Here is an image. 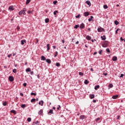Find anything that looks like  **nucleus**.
<instances>
[{
	"label": "nucleus",
	"instance_id": "nucleus-38",
	"mask_svg": "<svg viewBox=\"0 0 125 125\" xmlns=\"http://www.w3.org/2000/svg\"><path fill=\"white\" fill-rule=\"evenodd\" d=\"M31 121H32V119L31 118H27V122L30 123V122H31Z\"/></svg>",
	"mask_w": 125,
	"mask_h": 125
},
{
	"label": "nucleus",
	"instance_id": "nucleus-18",
	"mask_svg": "<svg viewBox=\"0 0 125 125\" xmlns=\"http://www.w3.org/2000/svg\"><path fill=\"white\" fill-rule=\"evenodd\" d=\"M41 60H42L43 61H45V57L43 56H42Z\"/></svg>",
	"mask_w": 125,
	"mask_h": 125
},
{
	"label": "nucleus",
	"instance_id": "nucleus-35",
	"mask_svg": "<svg viewBox=\"0 0 125 125\" xmlns=\"http://www.w3.org/2000/svg\"><path fill=\"white\" fill-rule=\"evenodd\" d=\"M56 66H57V67H60V63L59 62H57L56 63Z\"/></svg>",
	"mask_w": 125,
	"mask_h": 125
},
{
	"label": "nucleus",
	"instance_id": "nucleus-57",
	"mask_svg": "<svg viewBox=\"0 0 125 125\" xmlns=\"http://www.w3.org/2000/svg\"><path fill=\"white\" fill-rule=\"evenodd\" d=\"M99 120H100V118H97L96 119V122H98V121H99Z\"/></svg>",
	"mask_w": 125,
	"mask_h": 125
},
{
	"label": "nucleus",
	"instance_id": "nucleus-39",
	"mask_svg": "<svg viewBox=\"0 0 125 125\" xmlns=\"http://www.w3.org/2000/svg\"><path fill=\"white\" fill-rule=\"evenodd\" d=\"M79 74L80 76H83V73L82 72H79Z\"/></svg>",
	"mask_w": 125,
	"mask_h": 125
},
{
	"label": "nucleus",
	"instance_id": "nucleus-20",
	"mask_svg": "<svg viewBox=\"0 0 125 125\" xmlns=\"http://www.w3.org/2000/svg\"><path fill=\"white\" fill-rule=\"evenodd\" d=\"M108 45V44L106 43H104L103 44V47H107V46Z\"/></svg>",
	"mask_w": 125,
	"mask_h": 125
},
{
	"label": "nucleus",
	"instance_id": "nucleus-34",
	"mask_svg": "<svg viewBox=\"0 0 125 125\" xmlns=\"http://www.w3.org/2000/svg\"><path fill=\"white\" fill-rule=\"evenodd\" d=\"M104 9H107V8H108V6H107V5L105 4L104 5Z\"/></svg>",
	"mask_w": 125,
	"mask_h": 125
},
{
	"label": "nucleus",
	"instance_id": "nucleus-25",
	"mask_svg": "<svg viewBox=\"0 0 125 125\" xmlns=\"http://www.w3.org/2000/svg\"><path fill=\"white\" fill-rule=\"evenodd\" d=\"M11 113H13V114H16V111L15 110H11Z\"/></svg>",
	"mask_w": 125,
	"mask_h": 125
},
{
	"label": "nucleus",
	"instance_id": "nucleus-9",
	"mask_svg": "<svg viewBox=\"0 0 125 125\" xmlns=\"http://www.w3.org/2000/svg\"><path fill=\"white\" fill-rule=\"evenodd\" d=\"M80 29H83L84 28V24L82 23L80 26Z\"/></svg>",
	"mask_w": 125,
	"mask_h": 125
},
{
	"label": "nucleus",
	"instance_id": "nucleus-2",
	"mask_svg": "<svg viewBox=\"0 0 125 125\" xmlns=\"http://www.w3.org/2000/svg\"><path fill=\"white\" fill-rule=\"evenodd\" d=\"M19 15H22V14H23V15H25L26 14V12H25L23 10H21V11L19 12Z\"/></svg>",
	"mask_w": 125,
	"mask_h": 125
},
{
	"label": "nucleus",
	"instance_id": "nucleus-63",
	"mask_svg": "<svg viewBox=\"0 0 125 125\" xmlns=\"http://www.w3.org/2000/svg\"><path fill=\"white\" fill-rule=\"evenodd\" d=\"M76 44H79V41H77V42H76Z\"/></svg>",
	"mask_w": 125,
	"mask_h": 125
},
{
	"label": "nucleus",
	"instance_id": "nucleus-58",
	"mask_svg": "<svg viewBox=\"0 0 125 125\" xmlns=\"http://www.w3.org/2000/svg\"><path fill=\"white\" fill-rule=\"evenodd\" d=\"M30 75H34V71H31Z\"/></svg>",
	"mask_w": 125,
	"mask_h": 125
},
{
	"label": "nucleus",
	"instance_id": "nucleus-55",
	"mask_svg": "<svg viewBox=\"0 0 125 125\" xmlns=\"http://www.w3.org/2000/svg\"><path fill=\"white\" fill-rule=\"evenodd\" d=\"M7 57H8V58H10V57H11V54H9V55L7 56Z\"/></svg>",
	"mask_w": 125,
	"mask_h": 125
},
{
	"label": "nucleus",
	"instance_id": "nucleus-23",
	"mask_svg": "<svg viewBox=\"0 0 125 125\" xmlns=\"http://www.w3.org/2000/svg\"><path fill=\"white\" fill-rule=\"evenodd\" d=\"M45 22L46 23H48V22H49V19H48V18L45 19Z\"/></svg>",
	"mask_w": 125,
	"mask_h": 125
},
{
	"label": "nucleus",
	"instance_id": "nucleus-4",
	"mask_svg": "<svg viewBox=\"0 0 125 125\" xmlns=\"http://www.w3.org/2000/svg\"><path fill=\"white\" fill-rule=\"evenodd\" d=\"M83 15L85 17H87V16H88V15H89V13H88V12H85L83 13Z\"/></svg>",
	"mask_w": 125,
	"mask_h": 125
},
{
	"label": "nucleus",
	"instance_id": "nucleus-5",
	"mask_svg": "<svg viewBox=\"0 0 125 125\" xmlns=\"http://www.w3.org/2000/svg\"><path fill=\"white\" fill-rule=\"evenodd\" d=\"M118 97H119V95H114L112 96V98L113 99H117V98H118Z\"/></svg>",
	"mask_w": 125,
	"mask_h": 125
},
{
	"label": "nucleus",
	"instance_id": "nucleus-10",
	"mask_svg": "<svg viewBox=\"0 0 125 125\" xmlns=\"http://www.w3.org/2000/svg\"><path fill=\"white\" fill-rule=\"evenodd\" d=\"M117 59H118V58L116 56H113L112 58L113 61H117Z\"/></svg>",
	"mask_w": 125,
	"mask_h": 125
},
{
	"label": "nucleus",
	"instance_id": "nucleus-46",
	"mask_svg": "<svg viewBox=\"0 0 125 125\" xmlns=\"http://www.w3.org/2000/svg\"><path fill=\"white\" fill-rule=\"evenodd\" d=\"M53 4H56L57 3V0H55L53 2Z\"/></svg>",
	"mask_w": 125,
	"mask_h": 125
},
{
	"label": "nucleus",
	"instance_id": "nucleus-61",
	"mask_svg": "<svg viewBox=\"0 0 125 125\" xmlns=\"http://www.w3.org/2000/svg\"><path fill=\"white\" fill-rule=\"evenodd\" d=\"M93 54H94V55H95L97 54V52H95Z\"/></svg>",
	"mask_w": 125,
	"mask_h": 125
},
{
	"label": "nucleus",
	"instance_id": "nucleus-12",
	"mask_svg": "<svg viewBox=\"0 0 125 125\" xmlns=\"http://www.w3.org/2000/svg\"><path fill=\"white\" fill-rule=\"evenodd\" d=\"M48 114H54V113H53V110L50 109L49 112H48Z\"/></svg>",
	"mask_w": 125,
	"mask_h": 125
},
{
	"label": "nucleus",
	"instance_id": "nucleus-59",
	"mask_svg": "<svg viewBox=\"0 0 125 125\" xmlns=\"http://www.w3.org/2000/svg\"><path fill=\"white\" fill-rule=\"evenodd\" d=\"M93 103H96V100H93Z\"/></svg>",
	"mask_w": 125,
	"mask_h": 125
},
{
	"label": "nucleus",
	"instance_id": "nucleus-45",
	"mask_svg": "<svg viewBox=\"0 0 125 125\" xmlns=\"http://www.w3.org/2000/svg\"><path fill=\"white\" fill-rule=\"evenodd\" d=\"M31 95H34V96H36L37 95V94L36 93H33V92H32L31 93Z\"/></svg>",
	"mask_w": 125,
	"mask_h": 125
},
{
	"label": "nucleus",
	"instance_id": "nucleus-42",
	"mask_svg": "<svg viewBox=\"0 0 125 125\" xmlns=\"http://www.w3.org/2000/svg\"><path fill=\"white\" fill-rule=\"evenodd\" d=\"M106 52H108V53H110V49L107 48L106 49Z\"/></svg>",
	"mask_w": 125,
	"mask_h": 125
},
{
	"label": "nucleus",
	"instance_id": "nucleus-44",
	"mask_svg": "<svg viewBox=\"0 0 125 125\" xmlns=\"http://www.w3.org/2000/svg\"><path fill=\"white\" fill-rule=\"evenodd\" d=\"M120 40H121V41L122 42L124 41L125 42V40L124 39H123V37H121V38H120Z\"/></svg>",
	"mask_w": 125,
	"mask_h": 125
},
{
	"label": "nucleus",
	"instance_id": "nucleus-50",
	"mask_svg": "<svg viewBox=\"0 0 125 125\" xmlns=\"http://www.w3.org/2000/svg\"><path fill=\"white\" fill-rule=\"evenodd\" d=\"M119 30H120V29L117 28V30H116V31H115V33H116V34H118V31H119Z\"/></svg>",
	"mask_w": 125,
	"mask_h": 125
},
{
	"label": "nucleus",
	"instance_id": "nucleus-62",
	"mask_svg": "<svg viewBox=\"0 0 125 125\" xmlns=\"http://www.w3.org/2000/svg\"><path fill=\"white\" fill-rule=\"evenodd\" d=\"M104 76H107V73H104Z\"/></svg>",
	"mask_w": 125,
	"mask_h": 125
},
{
	"label": "nucleus",
	"instance_id": "nucleus-40",
	"mask_svg": "<svg viewBox=\"0 0 125 125\" xmlns=\"http://www.w3.org/2000/svg\"><path fill=\"white\" fill-rule=\"evenodd\" d=\"M54 15H56V13H58V11H55L53 12Z\"/></svg>",
	"mask_w": 125,
	"mask_h": 125
},
{
	"label": "nucleus",
	"instance_id": "nucleus-28",
	"mask_svg": "<svg viewBox=\"0 0 125 125\" xmlns=\"http://www.w3.org/2000/svg\"><path fill=\"white\" fill-rule=\"evenodd\" d=\"M57 55H58V52L56 51V52H55L54 57H57Z\"/></svg>",
	"mask_w": 125,
	"mask_h": 125
},
{
	"label": "nucleus",
	"instance_id": "nucleus-21",
	"mask_svg": "<svg viewBox=\"0 0 125 125\" xmlns=\"http://www.w3.org/2000/svg\"><path fill=\"white\" fill-rule=\"evenodd\" d=\"M120 22H119V21H114V24L115 25H119Z\"/></svg>",
	"mask_w": 125,
	"mask_h": 125
},
{
	"label": "nucleus",
	"instance_id": "nucleus-24",
	"mask_svg": "<svg viewBox=\"0 0 125 125\" xmlns=\"http://www.w3.org/2000/svg\"><path fill=\"white\" fill-rule=\"evenodd\" d=\"M9 9H10V10H14V8H13V6H11L9 7Z\"/></svg>",
	"mask_w": 125,
	"mask_h": 125
},
{
	"label": "nucleus",
	"instance_id": "nucleus-31",
	"mask_svg": "<svg viewBox=\"0 0 125 125\" xmlns=\"http://www.w3.org/2000/svg\"><path fill=\"white\" fill-rule=\"evenodd\" d=\"M88 81H87V80H85L84 82V83H85V84H87L88 83Z\"/></svg>",
	"mask_w": 125,
	"mask_h": 125
},
{
	"label": "nucleus",
	"instance_id": "nucleus-14",
	"mask_svg": "<svg viewBox=\"0 0 125 125\" xmlns=\"http://www.w3.org/2000/svg\"><path fill=\"white\" fill-rule=\"evenodd\" d=\"M25 42H26V40H21V45H23V44H24Z\"/></svg>",
	"mask_w": 125,
	"mask_h": 125
},
{
	"label": "nucleus",
	"instance_id": "nucleus-8",
	"mask_svg": "<svg viewBox=\"0 0 125 125\" xmlns=\"http://www.w3.org/2000/svg\"><path fill=\"white\" fill-rule=\"evenodd\" d=\"M92 19H93V16H91L90 17V18L88 20V21H89V22H90V21H93V20H92Z\"/></svg>",
	"mask_w": 125,
	"mask_h": 125
},
{
	"label": "nucleus",
	"instance_id": "nucleus-7",
	"mask_svg": "<svg viewBox=\"0 0 125 125\" xmlns=\"http://www.w3.org/2000/svg\"><path fill=\"white\" fill-rule=\"evenodd\" d=\"M46 62H47V63L48 64H50L51 63V60H50V59H47L46 60Z\"/></svg>",
	"mask_w": 125,
	"mask_h": 125
},
{
	"label": "nucleus",
	"instance_id": "nucleus-17",
	"mask_svg": "<svg viewBox=\"0 0 125 125\" xmlns=\"http://www.w3.org/2000/svg\"><path fill=\"white\" fill-rule=\"evenodd\" d=\"M113 86H114V85H113V84L110 83L108 85V89H110V88H112V87H113Z\"/></svg>",
	"mask_w": 125,
	"mask_h": 125
},
{
	"label": "nucleus",
	"instance_id": "nucleus-60",
	"mask_svg": "<svg viewBox=\"0 0 125 125\" xmlns=\"http://www.w3.org/2000/svg\"><path fill=\"white\" fill-rule=\"evenodd\" d=\"M53 48L54 49H55V48H56V46H53Z\"/></svg>",
	"mask_w": 125,
	"mask_h": 125
},
{
	"label": "nucleus",
	"instance_id": "nucleus-3",
	"mask_svg": "<svg viewBox=\"0 0 125 125\" xmlns=\"http://www.w3.org/2000/svg\"><path fill=\"white\" fill-rule=\"evenodd\" d=\"M8 79L10 82H13V81H14L13 76H9Z\"/></svg>",
	"mask_w": 125,
	"mask_h": 125
},
{
	"label": "nucleus",
	"instance_id": "nucleus-6",
	"mask_svg": "<svg viewBox=\"0 0 125 125\" xmlns=\"http://www.w3.org/2000/svg\"><path fill=\"white\" fill-rule=\"evenodd\" d=\"M86 39L87 40V41H90V40H91V37L87 35L86 36Z\"/></svg>",
	"mask_w": 125,
	"mask_h": 125
},
{
	"label": "nucleus",
	"instance_id": "nucleus-54",
	"mask_svg": "<svg viewBox=\"0 0 125 125\" xmlns=\"http://www.w3.org/2000/svg\"><path fill=\"white\" fill-rule=\"evenodd\" d=\"M20 95H21V96H24V94L22 93H20Z\"/></svg>",
	"mask_w": 125,
	"mask_h": 125
},
{
	"label": "nucleus",
	"instance_id": "nucleus-36",
	"mask_svg": "<svg viewBox=\"0 0 125 125\" xmlns=\"http://www.w3.org/2000/svg\"><path fill=\"white\" fill-rule=\"evenodd\" d=\"M17 72V70L16 69H14L13 70V73H14L15 74H16Z\"/></svg>",
	"mask_w": 125,
	"mask_h": 125
},
{
	"label": "nucleus",
	"instance_id": "nucleus-27",
	"mask_svg": "<svg viewBox=\"0 0 125 125\" xmlns=\"http://www.w3.org/2000/svg\"><path fill=\"white\" fill-rule=\"evenodd\" d=\"M30 2L31 0H26V4H29V3H30Z\"/></svg>",
	"mask_w": 125,
	"mask_h": 125
},
{
	"label": "nucleus",
	"instance_id": "nucleus-15",
	"mask_svg": "<svg viewBox=\"0 0 125 125\" xmlns=\"http://www.w3.org/2000/svg\"><path fill=\"white\" fill-rule=\"evenodd\" d=\"M42 113H43V110H42V109H41L39 111L38 114H39V115H42Z\"/></svg>",
	"mask_w": 125,
	"mask_h": 125
},
{
	"label": "nucleus",
	"instance_id": "nucleus-11",
	"mask_svg": "<svg viewBox=\"0 0 125 125\" xmlns=\"http://www.w3.org/2000/svg\"><path fill=\"white\" fill-rule=\"evenodd\" d=\"M101 39H102L103 41H105V40H106V36H105V35H104L103 36H101Z\"/></svg>",
	"mask_w": 125,
	"mask_h": 125
},
{
	"label": "nucleus",
	"instance_id": "nucleus-37",
	"mask_svg": "<svg viewBox=\"0 0 125 125\" xmlns=\"http://www.w3.org/2000/svg\"><path fill=\"white\" fill-rule=\"evenodd\" d=\"M26 72H31V69L30 68H28L26 69Z\"/></svg>",
	"mask_w": 125,
	"mask_h": 125
},
{
	"label": "nucleus",
	"instance_id": "nucleus-26",
	"mask_svg": "<svg viewBox=\"0 0 125 125\" xmlns=\"http://www.w3.org/2000/svg\"><path fill=\"white\" fill-rule=\"evenodd\" d=\"M26 104H21V107L22 108V109H24V108H25Z\"/></svg>",
	"mask_w": 125,
	"mask_h": 125
},
{
	"label": "nucleus",
	"instance_id": "nucleus-52",
	"mask_svg": "<svg viewBox=\"0 0 125 125\" xmlns=\"http://www.w3.org/2000/svg\"><path fill=\"white\" fill-rule=\"evenodd\" d=\"M23 86H27V83H23Z\"/></svg>",
	"mask_w": 125,
	"mask_h": 125
},
{
	"label": "nucleus",
	"instance_id": "nucleus-32",
	"mask_svg": "<svg viewBox=\"0 0 125 125\" xmlns=\"http://www.w3.org/2000/svg\"><path fill=\"white\" fill-rule=\"evenodd\" d=\"M33 11H34V10H32V11H27V13H28V14H32V13H33Z\"/></svg>",
	"mask_w": 125,
	"mask_h": 125
},
{
	"label": "nucleus",
	"instance_id": "nucleus-29",
	"mask_svg": "<svg viewBox=\"0 0 125 125\" xmlns=\"http://www.w3.org/2000/svg\"><path fill=\"white\" fill-rule=\"evenodd\" d=\"M46 47H47V50H49V49H50V48H49V44H47Z\"/></svg>",
	"mask_w": 125,
	"mask_h": 125
},
{
	"label": "nucleus",
	"instance_id": "nucleus-30",
	"mask_svg": "<svg viewBox=\"0 0 125 125\" xmlns=\"http://www.w3.org/2000/svg\"><path fill=\"white\" fill-rule=\"evenodd\" d=\"M80 119H81V120H84V115H81L80 116Z\"/></svg>",
	"mask_w": 125,
	"mask_h": 125
},
{
	"label": "nucleus",
	"instance_id": "nucleus-53",
	"mask_svg": "<svg viewBox=\"0 0 125 125\" xmlns=\"http://www.w3.org/2000/svg\"><path fill=\"white\" fill-rule=\"evenodd\" d=\"M99 54H102V50H101L99 52Z\"/></svg>",
	"mask_w": 125,
	"mask_h": 125
},
{
	"label": "nucleus",
	"instance_id": "nucleus-51",
	"mask_svg": "<svg viewBox=\"0 0 125 125\" xmlns=\"http://www.w3.org/2000/svg\"><path fill=\"white\" fill-rule=\"evenodd\" d=\"M41 102L42 103L41 106H43V101H41Z\"/></svg>",
	"mask_w": 125,
	"mask_h": 125
},
{
	"label": "nucleus",
	"instance_id": "nucleus-1",
	"mask_svg": "<svg viewBox=\"0 0 125 125\" xmlns=\"http://www.w3.org/2000/svg\"><path fill=\"white\" fill-rule=\"evenodd\" d=\"M97 31L98 32H99V33H101L102 31H104V28H102L101 27H98L97 29Z\"/></svg>",
	"mask_w": 125,
	"mask_h": 125
},
{
	"label": "nucleus",
	"instance_id": "nucleus-13",
	"mask_svg": "<svg viewBox=\"0 0 125 125\" xmlns=\"http://www.w3.org/2000/svg\"><path fill=\"white\" fill-rule=\"evenodd\" d=\"M86 3L88 5H89V6H90V5H91V3H90V1H89V0H87V1H86Z\"/></svg>",
	"mask_w": 125,
	"mask_h": 125
},
{
	"label": "nucleus",
	"instance_id": "nucleus-16",
	"mask_svg": "<svg viewBox=\"0 0 125 125\" xmlns=\"http://www.w3.org/2000/svg\"><path fill=\"white\" fill-rule=\"evenodd\" d=\"M99 87H100V86L99 85H97L95 86L94 89H95V90H97V89H98V88H99Z\"/></svg>",
	"mask_w": 125,
	"mask_h": 125
},
{
	"label": "nucleus",
	"instance_id": "nucleus-48",
	"mask_svg": "<svg viewBox=\"0 0 125 125\" xmlns=\"http://www.w3.org/2000/svg\"><path fill=\"white\" fill-rule=\"evenodd\" d=\"M23 11L24 12H26V11H27V9L26 8H24L23 9Z\"/></svg>",
	"mask_w": 125,
	"mask_h": 125
},
{
	"label": "nucleus",
	"instance_id": "nucleus-64",
	"mask_svg": "<svg viewBox=\"0 0 125 125\" xmlns=\"http://www.w3.org/2000/svg\"><path fill=\"white\" fill-rule=\"evenodd\" d=\"M90 71H92V72H93V68H91L90 69Z\"/></svg>",
	"mask_w": 125,
	"mask_h": 125
},
{
	"label": "nucleus",
	"instance_id": "nucleus-22",
	"mask_svg": "<svg viewBox=\"0 0 125 125\" xmlns=\"http://www.w3.org/2000/svg\"><path fill=\"white\" fill-rule=\"evenodd\" d=\"M33 125H39V121H37L36 122H34Z\"/></svg>",
	"mask_w": 125,
	"mask_h": 125
},
{
	"label": "nucleus",
	"instance_id": "nucleus-33",
	"mask_svg": "<svg viewBox=\"0 0 125 125\" xmlns=\"http://www.w3.org/2000/svg\"><path fill=\"white\" fill-rule=\"evenodd\" d=\"M80 27V25L79 24L75 25V26H74L75 29H78Z\"/></svg>",
	"mask_w": 125,
	"mask_h": 125
},
{
	"label": "nucleus",
	"instance_id": "nucleus-19",
	"mask_svg": "<svg viewBox=\"0 0 125 125\" xmlns=\"http://www.w3.org/2000/svg\"><path fill=\"white\" fill-rule=\"evenodd\" d=\"M94 94H91L90 95V99H93V98H94Z\"/></svg>",
	"mask_w": 125,
	"mask_h": 125
},
{
	"label": "nucleus",
	"instance_id": "nucleus-49",
	"mask_svg": "<svg viewBox=\"0 0 125 125\" xmlns=\"http://www.w3.org/2000/svg\"><path fill=\"white\" fill-rule=\"evenodd\" d=\"M80 15L79 14L78 15L76 16L75 17H76V18H80Z\"/></svg>",
	"mask_w": 125,
	"mask_h": 125
},
{
	"label": "nucleus",
	"instance_id": "nucleus-56",
	"mask_svg": "<svg viewBox=\"0 0 125 125\" xmlns=\"http://www.w3.org/2000/svg\"><path fill=\"white\" fill-rule=\"evenodd\" d=\"M60 108H61V106H60V105H59L58 107H57V110H59Z\"/></svg>",
	"mask_w": 125,
	"mask_h": 125
},
{
	"label": "nucleus",
	"instance_id": "nucleus-41",
	"mask_svg": "<svg viewBox=\"0 0 125 125\" xmlns=\"http://www.w3.org/2000/svg\"><path fill=\"white\" fill-rule=\"evenodd\" d=\"M36 101V99H32L31 100V102H35Z\"/></svg>",
	"mask_w": 125,
	"mask_h": 125
},
{
	"label": "nucleus",
	"instance_id": "nucleus-43",
	"mask_svg": "<svg viewBox=\"0 0 125 125\" xmlns=\"http://www.w3.org/2000/svg\"><path fill=\"white\" fill-rule=\"evenodd\" d=\"M6 102H4V103H3L2 105L3 106H6Z\"/></svg>",
	"mask_w": 125,
	"mask_h": 125
},
{
	"label": "nucleus",
	"instance_id": "nucleus-47",
	"mask_svg": "<svg viewBox=\"0 0 125 125\" xmlns=\"http://www.w3.org/2000/svg\"><path fill=\"white\" fill-rule=\"evenodd\" d=\"M124 76H125V75H124L123 74H121L120 76V78H124Z\"/></svg>",
	"mask_w": 125,
	"mask_h": 125
}]
</instances>
